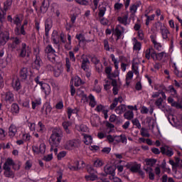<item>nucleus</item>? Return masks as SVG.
<instances>
[{
  "instance_id": "56",
  "label": "nucleus",
  "mask_w": 182,
  "mask_h": 182,
  "mask_svg": "<svg viewBox=\"0 0 182 182\" xmlns=\"http://www.w3.org/2000/svg\"><path fill=\"white\" fill-rule=\"evenodd\" d=\"M11 5H12V0H7L4 2V11H6L8 9V6H11Z\"/></svg>"
},
{
  "instance_id": "21",
  "label": "nucleus",
  "mask_w": 182,
  "mask_h": 182,
  "mask_svg": "<svg viewBox=\"0 0 182 182\" xmlns=\"http://www.w3.org/2000/svg\"><path fill=\"white\" fill-rule=\"evenodd\" d=\"M115 112H116V113H117V114H122V113H124L126 112V105H121L118 106L115 109Z\"/></svg>"
},
{
  "instance_id": "10",
  "label": "nucleus",
  "mask_w": 182,
  "mask_h": 182,
  "mask_svg": "<svg viewBox=\"0 0 182 182\" xmlns=\"http://www.w3.org/2000/svg\"><path fill=\"white\" fill-rule=\"evenodd\" d=\"M105 173L109 174L111 176L109 178H113L114 177V171H116V166H105L104 168Z\"/></svg>"
},
{
  "instance_id": "38",
  "label": "nucleus",
  "mask_w": 182,
  "mask_h": 182,
  "mask_svg": "<svg viewBox=\"0 0 182 182\" xmlns=\"http://www.w3.org/2000/svg\"><path fill=\"white\" fill-rule=\"evenodd\" d=\"M12 113H19V105L16 103H14L11 105Z\"/></svg>"
},
{
  "instance_id": "13",
  "label": "nucleus",
  "mask_w": 182,
  "mask_h": 182,
  "mask_svg": "<svg viewBox=\"0 0 182 182\" xmlns=\"http://www.w3.org/2000/svg\"><path fill=\"white\" fill-rule=\"evenodd\" d=\"M49 0H43L40 8L41 12H42V14H46L48 9H49Z\"/></svg>"
},
{
  "instance_id": "41",
  "label": "nucleus",
  "mask_w": 182,
  "mask_h": 182,
  "mask_svg": "<svg viewBox=\"0 0 182 182\" xmlns=\"http://www.w3.org/2000/svg\"><path fill=\"white\" fill-rule=\"evenodd\" d=\"M65 149H66V150H72V149H73V141H67L65 145Z\"/></svg>"
},
{
  "instance_id": "32",
  "label": "nucleus",
  "mask_w": 182,
  "mask_h": 182,
  "mask_svg": "<svg viewBox=\"0 0 182 182\" xmlns=\"http://www.w3.org/2000/svg\"><path fill=\"white\" fill-rule=\"evenodd\" d=\"M151 41H152V42L154 45L155 49H156V50H161V44H160V43H157V41H156L153 38V36H151Z\"/></svg>"
},
{
  "instance_id": "53",
  "label": "nucleus",
  "mask_w": 182,
  "mask_h": 182,
  "mask_svg": "<svg viewBox=\"0 0 182 182\" xmlns=\"http://www.w3.org/2000/svg\"><path fill=\"white\" fill-rule=\"evenodd\" d=\"M65 156H66V151H60L57 156L58 160H62V159H63Z\"/></svg>"
},
{
  "instance_id": "19",
  "label": "nucleus",
  "mask_w": 182,
  "mask_h": 182,
  "mask_svg": "<svg viewBox=\"0 0 182 182\" xmlns=\"http://www.w3.org/2000/svg\"><path fill=\"white\" fill-rule=\"evenodd\" d=\"M146 123L149 127H151V129H154V124H156V120H154V118H153V117H147Z\"/></svg>"
},
{
  "instance_id": "9",
  "label": "nucleus",
  "mask_w": 182,
  "mask_h": 182,
  "mask_svg": "<svg viewBox=\"0 0 182 182\" xmlns=\"http://www.w3.org/2000/svg\"><path fill=\"white\" fill-rule=\"evenodd\" d=\"M11 166H12L14 170H19V167L15 168V163L12 159H7L6 162L4 164L3 168H11Z\"/></svg>"
},
{
  "instance_id": "49",
  "label": "nucleus",
  "mask_w": 182,
  "mask_h": 182,
  "mask_svg": "<svg viewBox=\"0 0 182 182\" xmlns=\"http://www.w3.org/2000/svg\"><path fill=\"white\" fill-rule=\"evenodd\" d=\"M103 166V162L100 159H97L94 161V166L95 167H102Z\"/></svg>"
},
{
  "instance_id": "29",
  "label": "nucleus",
  "mask_w": 182,
  "mask_h": 182,
  "mask_svg": "<svg viewBox=\"0 0 182 182\" xmlns=\"http://www.w3.org/2000/svg\"><path fill=\"white\" fill-rule=\"evenodd\" d=\"M19 56L20 58H25V56H26V43H22V48L21 50Z\"/></svg>"
},
{
  "instance_id": "12",
  "label": "nucleus",
  "mask_w": 182,
  "mask_h": 182,
  "mask_svg": "<svg viewBox=\"0 0 182 182\" xmlns=\"http://www.w3.org/2000/svg\"><path fill=\"white\" fill-rule=\"evenodd\" d=\"M4 170V174L7 178H14L15 177V172L11 168H3Z\"/></svg>"
},
{
  "instance_id": "35",
  "label": "nucleus",
  "mask_w": 182,
  "mask_h": 182,
  "mask_svg": "<svg viewBox=\"0 0 182 182\" xmlns=\"http://www.w3.org/2000/svg\"><path fill=\"white\" fill-rule=\"evenodd\" d=\"M141 167V166L140 164L134 165L131 166L130 171H132V173H137V171L140 170Z\"/></svg>"
},
{
  "instance_id": "48",
  "label": "nucleus",
  "mask_w": 182,
  "mask_h": 182,
  "mask_svg": "<svg viewBox=\"0 0 182 182\" xmlns=\"http://www.w3.org/2000/svg\"><path fill=\"white\" fill-rule=\"evenodd\" d=\"M75 2H77V4H79L80 5H89V0H75Z\"/></svg>"
},
{
  "instance_id": "54",
  "label": "nucleus",
  "mask_w": 182,
  "mask_h": 182,
  "mask_svg": "<svg viewBox=\"0 0 182 182\" xmlns=\"http://www.w3.org/2000/svg\"><path fill=\"white\" fill-rule=\"evenodd\" d=\"M164 56H166V52H161L157 53V60H161Z\"/></svg>"
},
{
  "instance_id": "61",
  "label": "nucleus",
  "mask_w": 182,
  "mask_h": 182,
  "mask_svg": "<svg viewBox=\"0 0 182 182\" xmlns=\"http://www.w3.org/2000/svg\"><path fill=\"white\" fill-rule=\"evenodd\" d=\"M156 106L159 107V106H161L163 105V98L159 97L156 102H155Z\"/></svg>"
},
{
  "instance_id": "57",
  "label": "nucleus",
  "mask_w": 182,
  "mask_h": 182,
  "mask_svg": "<svg viewBox=\"0 0 182 182\" xmlns=\"http://www.w3.org/2000/svg\"><path fill=\"white\" fill-rule=\"evenodd\" d=\"M65 62H66L65 66L67 68V72H70V61L69 58H66Z\"/></svg>"
},
{
  "instance_id": "15",
  "label": "nucleus",
  "mask_w": 182,
  "mask_h": 182,
  "mask_svg": "<svg viewBox=\"0 0 182 182\" xmlns=\"http://www.w3.org/2000/svg\"><path fill=\"white\" fill-rule=\"evenodd\" d=\"M168 103H169L172 107H176V109H182L181 104L174 101V99L171 97H168Z\"/></svg>"
},
{
  "instance_id": "40",
  "label": "nucleus",
  "mask_w": 182,
  "mask_h": 182,
  "mask_svg": "<svg viewBox=\"0 0 182 182\" xmlns=\"http://www.w3.org/2000/svg\"><path fill=\"white\" fill-rule=\"evenodd\" d=\"M75 38L79 41V43H80V42L86 41V39L85 38V35H83L82 33L77 34L75 36Z\"/></svg>"
},
{
  "instance_id": "31",
  "label": "nucleus",
  "mask_w": 182,
  "mask_h": 182,
  "mask_svg": "<svg viewBox=\"0 0 182 182\" xmlns=\"http://www.w3.org/2000/svg\"><path fill=\"white\" fill-rule=\"evenodd\" d=\"M134 41L135 43L134 44V50H140L141 49V43L136 39V38H134Z\"/></svg>"
},
{
  "instance_id": "26",
  "label": "nucleus",
  "mask_w": 182,
  "mask_h": 182,
  "mask_svg": "<svg viewBox=\"0 0 182 182\" xmlns=\"http://www.w3.org/2000/svg\"><path fill=\"white\" fill-rule=\"evenodd\" d=\"M145 162L146 166H149V167H153L156 163H157V160L154 159H145Z\"/></svg>"
},
{
  "instance_id": "58",
  "label": "nucleus",
  "mask_w": 182,
  "mask_h": 182,
  "mask_svg": "<svg viewBox=\"0 0 182 182\" xmlns=\"http://www.w3.org/2000/svg\"><path fill=\"white\" fill-rule=\"evenodd\" d=\"M168 120L169 123H171V124H173V123H176V119H174V116H173V114H168Z\"/></svg>"
},
{
  "instance_id": "34",
  "label": "nucleus",
  "mask_w": 182,
  "mask_h": 182,
  "mask_svg": "<svg viewBox=\"0 0 182 182\" xmlns=\"http://www.w3.org/2000/svg\"><path fill=\"white\" fill-rule=\"evenodd\" d=\"M75 166L69 165L68 168L70 169L72 171H77V170H79V161H78L75 162Z\"/></svg>"
},
{
  "instance_id": "17",
  "label": "nucleus",
  "mask_w": 182,
  "mask_h": 182,
  "mask_svg": "<svg viewBox=\"0 0 182 182\" xmlns=\"http://www.w3.org/2000/svg\"><path fill=\"white\" fill-rule=\"evenodd\" d=\"M114 141L117 143H127V138H126V135L124 134L114 136Z\"/></svg>"
},
{
  "instance_id": "37",
  "label": "nucleus",
  "mask_w": 182,
  "mask_h": 182,
  "mask_svg": "<svg viewBox=\"0 0 182 182\" xmlns=\"http://www.w3.org/2000/svg\"><path fill=\"white\" fill-rule=\"evenodd\" d=\"M122 99V97H119L118 98H114L113 102L110 105V109L113 110L116 106H117V104L119 103V100Z\"/></svg>"
},
{
  "instance_id": "28",
  "label": "nucleus",
  "mask_w": 182,
  "mask_h": 182,
  "mask_svg": "<svg viewBox=\"0 0 182 182\" xmlns=\"http://www.w3.org/2000/svg\"><path fill=\"white\" fill-rule=\"evenodd\" d=\"M98 9H99V13H98L99 18H103V16H105V14H106V6L100 7V6H99Z\"/></svg>"
},
{
  "instance_id": "22",
  "label": "nucleus",
  "mask_w": 182,
  "mask_h": 182,
  "mask_svg": "<svg viewBox=\"0 0 182 182\" xmlns=\"http://www.w3.org/2000/svg\"><path fill=\"white\" fill-rule=\"evenodd\" d=\"M112 33H114L115 36H117V41H119V39H120V38L122 37V31L119 29V26H117L115 29H112Z\"/></svg>"
},
{
  "instance_id": "24",
  "label": "nucleus",
  "mask_w": 182,
  "mask_h": 182,
  "mask_svg": "<svg viewBox=\"0 0 182 182\" xmlns=\"http://www.w3.org/2000/svg\"><path fill=\"white\" fill-rule=\"evenodd\" d=\"M34 63L36 65V68L37 70H39V69L41 68V66H42V64H43L41 57L36 55V58L34 61Z\"/></svg>"
},
{
  "instance_id": "50",
  "label": "nucleus",
  "mask_w": 182,
  "mask_h": 182,
  "mask_svg": "<svg viewBox=\"0 0 182 182\" xmlns=\"http://www.w3.org/2000/svg\"><path fill=\"white\" fill-rule=\"evenodd\" d=\"M146 128H141V134L143 136V137H150V134L148 132H146Z\"/></svg>"
},
{
  "instance_id": "3",
  "label": "nucleus",
  "mask_w": 182,
  "mask_h": 182,
  "mask_svg": "<svg viewBox=\"0 0 182 182\" xmlns=\"http://www.w3.org/2000/svg\"><path fill=\"white\" fill-rule=\"evenodd\" d=\"M9 41V33L7 31L1 32L0 33V46L6 45V42Z\"/></svg>"
},
{
  "instance_id": "39",
  "label": "nucleus",
  "mask_w": 182,
  "mask_h": 182,
  "mask_svg": "<svg viewBox=\"0 0 182 182\" xmlns=\"http://www.w3.org/2000/svg\"><path fill=\"white\" fill-rule=\"evenodd\" d=\"M89 100H90V106H91V107H95L96 106V100H95V97L92 95H90Z\"/></svg>"
},
{
  "instance_id": "63",
  "label": "nucleus",
  "mask_w": 182,
  "mask_h": 182,
  "mask_svg": "<svg viewBox=\"0 0 182 182\" xmlns=\"http://www.w3.org/2000/svg\"><path fill=\"white\" fill-rule=\"evenodd\" d=\"M72 113H76V111L75 109H72L71 108L68 109V119H70V117L72 116Z\"/></svg>"
},
{
  "instance_id": "43",
  "label": "nucleus",
  "mask_w": 182,
  "mask_h": 182,
  "mask_svg": "<svg viewBox=\"0 0 182 182\" xmlns=\"http://www.w3.org/2000/svg\"><path fill=\"white\" fill-rule=\"evenodd\" d=\"M149 53H151V57L154 59V60H157V53L154 51V49L149 48Z\"/></svg>"
},
{
  "instance_id": "60",
  "label": "nucleus",
  "mask_w": 182,
  "mask_h": 182,
  "mask_svg": "<svg viewBox=\"0 0 182 182\" xmlns=\"http://www.w3.org/2000/svg\"><path fill=\"white\" fill-rule=\"evenodd\" d=\"M69 126H72V123H70V122H63V127L64 129V130H65L66 129H69Z\"/></svg>"
},
{
  "instance_id": "18",
  "label": "nucleus",
  "mask_w": 182,
  "mask_h": 182,
  "mask_svg": "<svg viewBox=\"0 0 182 182\" xmlns=\"http://www.w3.org/2000/svg\"><path fill=\"white\" fill-rule=\"evenodd\" d=\"M127 19H129V14H125L122 17L119 16L117 18L118 22H119V23H122V25H125V26L127 25Z\"/></svg>"
},
{
  "instance_id": "47",
  "label": "nucleus",
  "mask_w": 182,
  "mask_h": 182,
  "mask_svg": "<svg viewBox=\"0 0 182 182\" xmlns=\"http://www.w3.org/2000/svg\"><path fill=\"white\" fill-rule=\"evenodd\" d=\"M119 76V70H115L114 73L107 75L108 79H113L114 77H117Z\"/></svg>"
},
{
  "instance_id": "14",
  "label": "nucleus",
  "mask_w": 182,
  "mask_h": 182,
  "mask_svg": "<svg viewBox=\"0 0 182 182\" xmlns=\"http://www.w3.org/2000/svg\"><path fill=\"white\" fill-rule=\"evenodd\" d=\"M87 63H90L89 61V59L86 58L82 60L81 68L83 69V70H85V72H87L86 74L87 77H90V73H89V68H87Z\"/></svg>"
},
{
  "instance_id": "16",
  "label": "nucleus",
  "mask_w": 182,
  "mask_h": 182,
  "mask_svg": "<svg viewBox=\"0 0 182 182\" xmlns=\"http://www.w3.org/2000/svg\"><path fill=\"white\" fill-rule=\"evenodd\" d=\"M12 87L14 89V90H16V92L21 90V87H22V86H21V82L19 81V78L13 79Z\"/></svg>"
},
{
  "instance_id": "64",
  "label": "nucleus",
  "mask_w": 182,
  "mask_h": 182,
  "mask_svg": "<svg viewBox=\"0 0 182 182\" xmlns=\"http://www.w3.org/2000/svg\"><path fill=\"white\" fill-rule=\"evenodd\" d=\"M174 73L175 75H177L178 77H182V73L179 72L178 70L177 69V67H175V70H174Z\"/></svg>"
},
{
  "instance_id": "7",
  "label": "nucleus",
  "mask_w": 182,
  "mask_h": 182,
  "mask_svg": "<svg viewBox=\"0 0 182 182\" xmlns=\"http://www.w3.org/2000/svg\"><path fill=\"white\" fill-rule=\"evenodd\" d=\"M28 76H29V70H28V68H21L19 72V77L22 80V82H24V80H26V79H28Z\"/></svg>"
},
{
  "instance_id": "46",
  "label": "nucleus",
  "mask_w": 182,
  "mask_h": 182,
  "mask_svg": "<svg viewBox=\"0 0 182 182\" xmlns=\"http://www.w3.org/2000/svg\"><path fill=\"white\" fill-rule=\"evenodd\" d=\"M134 126H136L137 129H141V124H140V122L137 119H134L132 120Z\"/></svg>"
},
{
  "instance_id": "51",
  "label": "nucleus",
  "mask_w": 182,
  "mask_h": 182,
  "mask_svg": "<svg viewBox=\"0 0 182 182\" xmlns=\"http://www.w3.org/2000/svg\"><path fill=\"white\" fill-rule=\"evenodd\" d=\"M31 105H32V109H36V106L41 105V101L39 100L32 101Z\"/></svg>"
},
{
  "instance_id": "23",
  "label": "nucleus",
  "mask_w": 182,
  "mask_h": 182,
  "mask_svg": "<svg viewBox=\"0 0 182 182\" xmlns=\"http://www.w3.org/2000/svg\"><path fill=\"white\" fill-rule=\"evenodd\" d=\"M6 102H9V103H12L14 102V94L11 92H8L6 94V97H5Z\"/></svg>"
},
{
  "instance_id": "2",
  "label": "nucleus",
  "mask_w": 182,
  "mask_h": 182,
  "mask_svg": "<svg viewBox=\"0 0 182 182\" xmlns=\"http://www.w3.org/2000/svg\"><path fill=\"white\" fill-rule=\"evenodd\" d=\"M35 82L41 86L42 90H44L46 95H50V87H49V85L43 83V82H40L39 77L35 78Z\"/></svg>"
},
{
  "instance_id": "30",
  "label": "nucleus",
  "mask_w": 182,
  "mask_h": 182,
  "mask_svg": "<svg viewBox=\"0 0 182 182\" xmlns=\"http://www.w3.org/2000/svg\"><path fill=\"white\" fill-rule=\"evenodd\" d=\"M85 179L87 180V181H95V180H97V175H96V173H93L85 176Z\"/></svg>"
},
{
  "instance_id": "25",
  "label": "nucleus",
  "mask_w": 182,
  "mask_h": 182,
  "mask_svg": "<svg viewBox=\"0 0 182 182\" xmlns=\"http://www.w3.org/2000/svg\"><path fill=\"white\" fill-rule=\"evenodd\" d=\"M124 119H127V120H132L133 117H134V114L133 113V111H127L124 114Z\"/></svg>"
},
{
  "instance_id": "20",
  "label": "nucleus",
  "mask_w": 182,
  "mask_h": 182,
  "mask_svg": "<svg viewBox=\"0 0 182 182\" xmlns=\"http://www.w3.org/2000/svg\"><path fill=\"white\" fill-rule=\"evenodd\" d=\"M17 132H18V129L15 125H11V127L9 128V134L11 137H14V136L16 134Z\"/></svg>"
},
{
  "instance_id": "59",
  "label": "nucleus",
  "mask_w": 182,
  "mask_h": 182,
  "mask_svg": "<svg viewBox=\"0 0 182 182\" xmlns=\"http://www.w3.org/2000/svg\"><path fill=\"white\" fill-rule=\"evenodd\" d=\"M159 107V109H161V110H162V112H163L164 113H168V112H170V109L166 108V107H165L164 105H163V104L161 105H160L159 107Z\"/></svg>"
},
{
  "instance_id": "45",
  "label": "nucleus",
  "mask_w": 182,
  "mask_h": 182,
  "mask_svg": "<svg viewBox=\"0 0 182 182\" xmlns=\"http://www.w3.org/2000/svg\"><path fill=\"white\" fill-rule=\"evenodd\" d=\"M77 147H80V140L79 139L73 140V148L76 149Z\"/></svg>"
},
{
  "instance_id": "52",
  "label": "nucleus",
  "mask_w": 182,
  "mask_h": 182,
  "mask_svg": "<svg viewBox=\"0 0 182 182\" xmlns=\"http://www.w3.org/2000/svg\"><path fill=\"white\" fill-rule=\"evenodd\" d=\"M87 171L90 174H96V173H97V171H96L92 166H87Z\"/></svg>"
},
{
  "instance_id": "6",
  "label": "nucleus",
  "mask_w": 182,
  "mask_h": 182,
  "mask_svg": "<svg viewBox=\"0 0 182 182\" xmlns=\"http://www.w3.org/2000/svg\"><path fill=\"white\" fill-rule=\"evenodd\" d=\"M33 153L36 154H39L41 153V154H45V151H46V145L45 144H40L39 147L36 146H33L32 147Z\"/></svg>"
},
{
  "instance_id": "8",
  "label": "nucleus",
  "mask_w": 182,
  "mask_h": 182,
  "mask_svg": "<svg viewBox=\"0 0 182 182\" xmlns=\"http://www.w3.org/2000/svg\"><path fill=\"white\" fill-rule=\"evenodd\" d=\"M52 25H53L52 19L47 18L45 22V31H46L45 36H46V38L49 36V31L52 28Z\"/></svg>"
},
{
  "instance_id": "42",
  "label": "nucleus",
  "mask_w": 182,
  "mask_h": 182,
  "mask_svg": "<svg viewBox=\"0 0 182 182\" xmlns=\"http://www.w3.org/2000/svg\"><path fill=\"white\" fill-rule=\"evenodd\" d=\"M5 15H6V11L0 8V22L1 23L4 22V19H5Z\"/></svg>"
},
{
  "instance_id": "44",
  "label": "nucleus",
  "mask_w": 182,
  "mask_h": 182,
  "mask_svg": "<svg viewBox=\"0 0 182 182\" xmlns=\"http://www.w3.org/2000/svg\"><path fill=\"white\" fill-rule=\"evenodd\" d=\"M45 109L46 114L48 115L50 112H52V107L49 105H45L43 107V109Z\"/></svg>"
},
{
  "instance_id": "4",
  "label": "nucleus",
  "mask_w": 182,
  "mask_h": 182,
  "mask_svg": "<svg viewBox=\"0 0 182 182\" xmlns=\"http://www.w3.org/2000/svg\"><path fill=\"white\" fill-rule=\"evenodd\" d=\"M157 26L159 28H161V33L163 39H168V36L170 35V31H168V29H167V28H166V26H162L161 24L156 23V28H157Z\"/></svg>"
},
{
  "instance_id": "36",
  "label": "nucleus",
  "mask_w": 182,
  "mask_h": 182,
  "mask_svg": "<svg viewBox=\"0 0 182 182\" xmlns=\"http://www.w3.org/2000/svg\"><path fill=\"white\" fill-rule=\"evenodd\" d=\"M45 52L46 53H51L52 55H53V53H55L56 51L55 50V49H53V48H52L51 45H48L46 48Z\"/></svg>"
},
{
  "instance_id": "5",
  "label": "nucleus",
  "mask_w": 182,
  "mask_h": 182,
  "mask_svg": "<svg viewBox=\"0 0 182 182\" xmlns=\"http://www.w3.org/2000/svg\"><path fill=\"white\" fill-rule=\"evenodd\" d=\"M169 164L172 166L173 171H177L178 168H181L182 165H180V158L175 157V161L173 160H169Z\"/></svg>"
},
{
  "instance_id": "27",
  "label": "nucleus",
  "mask_w": 182,
  "mask_h": 182,
  "mask_svg": "<svg viewBox=\"0 0 182 182\" xmlns=\"http://www.w3.org/2000/svg\"><path fill=\"white\" fill-rule=\"evenodd\" d=\"M63 72V68L62 67H58L57 68L53 70L54 76L55 77H59L60 76V74Z\"/></svg>"
},
{
  "instance_id": "62",
  "label": "nucleus",
  "mask_w": 182,
  "mask_h": 182,
  "mask_svg": "<svg viewBox=\"0 0 182 182\" xmlns=\"http://www.w3.org/2000/svg\"><path fill=\"white\" fill-rule=\"evenodd\" d=\"M130 11L132 12V15H134L136 12H137V7L133 4L130 6Z\"/></svg>"
},
{
  "instance_id": "1",
  "label": "nucleus",
  "mask_w": 182,
  "mask_h": 182,
  "mask_svg": "<svg viewBox=\"0 0 182 182\" xmlns=\"http://www.w3.org/2000/svg\"><path fill=\"white\" fill-rule=\"evenodd\" d=\"M62 137H63V131H62V129L59 127L53 129L49 139V143L51 146L50 151H53L54 147H59L60 141H62Z\"/></svg>"
},
{
  "instance_id": "11",
  "label": "nucleus",
  "mask_w": 182,
  "mask_h": 182,
  "mask_svg": "<svg viewBox=\"0 0 182 182\" xmlns=\"http://www.w3.org/2000/svg\"><path fill=\"white\" fill-rule=\"evenodd\" d=\"M161 153L162 154H166V156H168V157H171V156L174 154L171 149L168 146L161 147Z\"/></svg>"
},
{
  "instance_id": "55",
  "label": "nucleus",
  "mask_w": 182,
  "mask_h": 182,
  "mask_svg": "<svg viewBox=\"0 0 182 182\" xmlns=\"http://www.w3.org/2000/svg\"><path fill=\"white\" fill-rule=\"evenodd\" d=\"M52 159H53V156L52 155V154H50L47 156H44L43 160H44V161H50Z\"/></svg>"
},
{
  "instance_id": "33",
  "label": "nucleus",
  "mask_w": 182,
  "mask_h": 182,
  "mask_svg": "<svg viewBox=\"0 0 182 182\" xmlns=\"http://www.w3.org/2000/svg\"><path fill=\"white\" fill-rule=\"evenodd\" d=\"M84 139H85L84 143L87 146H88V144H90V143H92V136L85 134Z\"/></svg>"
}]
</instances>
